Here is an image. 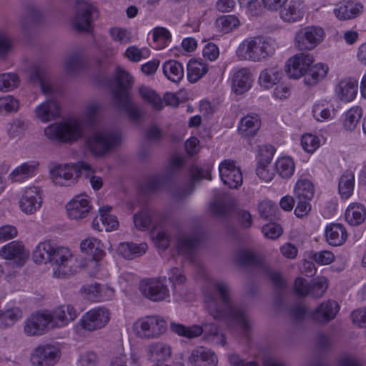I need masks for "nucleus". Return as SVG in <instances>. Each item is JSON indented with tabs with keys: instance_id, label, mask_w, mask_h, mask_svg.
I'll use <instances>...</instances> for the list:
<instances>
[{
	"instance_id": "obj_50",
	"label": "nucleus",
	"mask_w": 366,
	"mask_h": 366,
	"mask_svg": "<svg viewBox=\"0 0 366 366\" xmlns=\"http://www.w3.org/2000/svg\"><path fill=\"white\" fill-rule=\"evenodd\" d=\"M35 167L28 163H24L16 167L9 175L13 182H21L32 175Z\"/></svg>"
},
{
	"instance_id": "obj_10",
	"label": "nucleus",
	"mask_w": 366,
	"mask_h": 366,
	"mask_svg": "<svg viewBox=\"0 0 366 366\" xmlns=\"http://www.w3.org/2000/svg\"><path fill=\"white\" fill-rule=\"evenodd\" d=\"M182 164L183 161L181 158L174 157L164 174L152 176L147 179L143 188L144 192H152L169 184L177 172L182 168Z\"/></svg>"
},
{
	"instance_id": "obj_9",
	"label": "nucleus",
	"mask_w": 366,
	"mask_h": 366,
	"mask_svg": "<svg viewBox=\"0 0 366 366\" xmlns=\"http://www.w3.org/2000/svg\"><path fill=\"white\" fill-rule=\"evenodd\" d=\"M167 329L166 322L157 316H149L139 319L134 325V330L142 339L157 338Z\"/></svg>"
},
{
	"instance_id": "obj_34",
	"label": "nucleus",
	"mask_w": 366,
	"mask_h": 366,
	"mask_svg": "<svg viewBox=\"0 0 366 366\" xmlns=\"http://www.w3.org/2000/svg\"><path fill=\"white\" fill-rule=\"evenodd\" d=\"M148 357L154 362L166 361L171 357L172 350L164 342L150 344L147 347Z\"/></svg>"
},
{
	"instance_id": "obj_47",
	"label": "nucleus",
	"mask_w": 366,
	"mask_h": 366,
	"mask_svg": "<svg viewBox=\"0 0 366 366\" xmlns=\"http://www.w3.org/2000/svg\"><path fill=\"white\" fill-rule=\"evenodd\" d=\"M275 169L282 178L290 177L295 170V163L290 157H282L275 163Z\"/></svg>"
},
{
	"instance_id": "obj_51",
	"label": "nucleus",
	"mask_w": 366,
	"mask_h": 366,
	"mask_svg": "<svg viewBox=\"0 0 366 366\" xmlns=\"http://www.w3.org/2000/svg\"><path fill=\"white\" fill-rule=\"evenodd\" d=\"M134 224L139 230H146L152 225V217L151 212L148 210H143L136 214L134 217Z\"/></svg>"
},
{
	"instance_id": "obj_8",
	"label": "nucleus",
	"mask_w": 366,
	"mask_h": 366,
	"mask_svg": "<svg viewBox=\"0 0 366 366\" xmlns=\"http://www.w3.org/2000/svg\"><path fill=\"white\" fill-rule=\"evenodd\" d=\"M83 170L90 172L92 170L91 165L85 162H78L71 166L69 164L58 165L51 170V179L56 185L67 187L75 182L74 173L78 177Z\"/></svg>"
},
{
	"instance_id": "obj_63",
	"label": "nucleus",
	"mask_w": 366,
	"mask_h": 366,
	"mask_svg": "<svg viewBox=\"0 0 366 366\" xmlns=\"http://www.w3.org/2000/svg\"><path fill=\"white\" fill-rule=\"evenodd\" d=\"M99 106L97 104H90L84 114V122L89 126H93L96 122Z\"/></svg>"
},
{
	"instance_id": "obj_54",
	"label": "nucleus",
	"mask_w": 366,
	"mask_h": 366,
	"mask_svg": "<svg viewBox=\"0 0 366 366\" xmlns=\"http://www.w3.org/2000/svg\"><path fill=\"white\" fill-rule=\"evenodd\" d=\"M19 107V100L11 95L0 98V114H6L17 112Z\"/></svg>"
},
{
	"instance_id": "obj_41",
	"label": "nucleus",
	"mask_w": 366,
	"mask_h": 366,
	"mask_svg": "<svg viewBox=\"0 0 366 366\" xmlns=\"http://www.w3.org/2000/svg\"><path fill=\"white\" fill-rule=\"evenodd\" d=\"M355 186V175L352 171L346 170L340 177L338 189L342 198H349L353 192Z\"/></svg>"
},
{
	"instance_id": "obj_28",
	"label": "nucleus",
	"mask_w": 366,
	"mask_h": 366,
	"mask_svg": "<svg viewBox=\"0 0 366 366\" xmlns=\"http://www.w3.org/2000/svg\"><path fill=\"white\" fill-rule=\"evenodd\" d=\"M252 83V75L247 68H242L236 71L232 76V91L240 95L247 92Z\"/></svg>"
},
{
	"instance_id": "obj_16",
	"label": "nucleus",
	"mask_w": 366,
	"mask_h": 366,
	"mask_svg": "<svg viewBox=\"0 0 366 366\" xmlns=\"http://www.w3.org/2000/svg\"><path fill=\"white\" fill-rule=\"evenodd\" d=\"M95 10V8L87 2H78L72 21L74 29L78 31H90L92 14Z\"/></svg>"
},
{
	"instance_id": "obj_12",
	"label": "nucleus",
	"mask_w": 366,
	"mask_h": 366,
	"mask_svg": "<svg viewBox=\"0 0 366 366\" xmlns=\"http://www.w3.org/2000/svg\"><path fill=\"white\" fill-rule=\"evenodd\" d=\"M171 330L179 336L192 339L200 336L203 332L210 335L219 336V327L213 323H204L203 327L193 325L190 327H186L179 323H171Z\"/></svg>"
},
{
	"instance_id": "obj_32",
	"label": "nucleus",
	"mask_w": 366,
	"mask_h": 366,
	"mask_svg": "<svg viewBox=\"0 0 366 366\" xmlns=\"http://www.w3.org/2000/svg\"><path fill=\"white\" fill-rule=\"evenodd\" d=\"M148 246L142 242L136 244L133 242H122L117 247V253L125 259H132L144 254Z\"/></svg>"
},
{
	"instance_id": "obj_22",
	"label": "nucleus",
	"mask_w": 366,
	"mask_h": 366,
	"mask_svg": "<svg viewBox=\"0 0 366 366\" xmlns=\"http://www.w3.org/2000/svg\"><path fill=\"white\" fill-rule=\"evenodd\" d=\"M50 325V319L46 314L34 313L25 322L24 332L29 336L41 335Z\"/></svg>"
},
{
	"instance_id": "obj_6",
	"label": "nucleus",
	"mask_w": 366,
	"mask_h": 366,
	"mask_svg": "<svg viewBox=\"0 0 366 366\" xmlns=\"http://www.w3.org/2000/svg\"><path fill=\"white\" fill-rule=\"evenodd\" d=\"M276 48L274 40L257 36L242 41L236 53L239 59L260 61L273 55Z\"/></svg>"
},
{
	"instance_id": "obj_24",
	"label": "nucleus",
	"mask_w": 366,
	"mask_h": 366,
	"mask_svg": "<svg viewBox=\"0 0 366 366\" xmlns=\"http://www.w3.org/2000/svg\"><path fill=\"white\" fill-rule=\"evenodd\" d=\"M92 207L89 200L82 195L74 197L67 204L68 217L72 219H80L86 217Z\"/></svg>"
},
{
	"instance_id": "obj_56",
	"label": "nucleus",
	"mask_w": 366,
	"mask_h": 366,
	"mask_svg": "<svg viewBox=\"0 0 366 366\" xmlns=\"http://www.w3.org/2000/svg\"><path fill=\"white\" fill-rule=\"evenodd\" d=\"M275 149L272 145H264L259 149L257 165H269L273 158Z\"/></svg>"
},
{
	"instance_id": "obj_23",
	"label": "nucleus",
	"mask_w": 366,
	"mask_h": 366,
	"mask_svg": "<svg viewBox=\"0 0 366 366\" xmlns=\"http://www.w3.org/2000/svg\"><path fill=\"white\" fill-rule=\"evenodd\" d=\"M339 309V305L335 301L327 300L321 303L311 313V317L315 322L325 324L335 317Z\"/></svg>"
},
{
	"instance_id": "obj_44",
	"label": "nucleus",
	"mask_w": 366,
	"mask_h": 366,
	"mask_svg": "<svg viewBox=\"0 0 366 366\" xmlns=\"http://www.w3.org/2000/svg\"><path fill=\"white\" fill-rule=\"evenodd\" d=\"M294 192L296 199L311 200L314 197L315 189L310 180L300 179L296 183Z\"/></svg>"
},
{
	"instance_id": "obj_18",
	"label": "nucleus",
	"mask_w": 366,
	"mask_h": 366,
	"mask_svg": "<svg viewBox=\"0 0 366 366\" xmlns=\"http://www.w3.org/2000/svg\"><path fill=\"white\" fill-rule=\"evenodd\" d=\"M142 294L149 300L159 302L169 297L167 287L159 282L143 280L139 286Z\"/></svg>"
},
{
	"instance_id": "obj_13",
	"label": "nucleus",
	"mask_w": 366,
	"mask_h": 366,
	"mask_svg": "<svg viewBox=\"0 0 366 366\" xmlns=\"http://www.w3.org/2000/svg\"><path fill=\"white\" fill-rule=\"evenodd\" d=\"M59 357L60 351L56 346L42 345L31 353V362L33 366H54Z\"/></svg>"
},
{
	"instance_id": "obj_62",
	"label": "nucleus",
	"mask_w": 366,
	"mask_h": 366,
	"mask_svg": "<svg viewBox=\"0 0 366 366\" xmlns=\"http://www.w3.org/2000/svg\"><path fill=\"white\" fill-rule=\"evenodd\" d=\"M262 233L265 237L276 239L282 234V227L276 223H269L262 227Z\"/></svg>"
},
{
	"instance_id": "obj_27",
	"label": "nucleus",
	"mask_w": 366,
	"mask_h": 366,
	"mask_svg": "<svg viewBox=\"0 0 366 366\" xmlns=\"http://www.w3.org/2000/svg\"><path fill=\"white\" fill-rule=\"evenodd\" d=\"M60 105L56 100L50 99L39 104L35 109L36 116L42 122H49L60 116Z\"/></svg>"
},
{
	"instance_id": "obj_17",
	"label": "nucleus",
	"mask_w": 366,
	"mask_h": 366,
	"mask_svg": "<svg viewBox=\"0 0 366 366\" xmlns=\"http://www.w3.org/2000/svg\"><path fill=\"white\" fill-rule=\"evenodd\" d=\"M0 256L5 259L12 261V263L17 267H22L26 263L29 252L21 242L14 241L1 249Z\"/></svg>"
},
{
	"instance_id": "obj_53",
	"label": "nucleus",
	"mask_w": 366,
	"mask_h": 366,
	"mask_svg": "<svg viewBox=\"0 0 366 366\" xmlns=\"http://www.w3.org/2000/svg\"><path fill=\"white\" fill-rule=\"evenodd\" d=\"M19 77L14 73H4L0 74V91H9L16 88L19 85Z\"/></svg>"
},
{
	"instance_id": "obj_21",
	"label": "nucleus",
	"mask_w": 366,
	"mask_h": 366,
	"mask_svg": "<svg viewBox=\"0 0 366 366\" xmlns=\"http://www.w3.org/2000/svg\"><path fill=\"white\" fill-rule=\"evenodd\" d=\"M50 319L51 327H61L74 321L77 316L71 305H64L56 307L51 314H46Z\"/></svg>"
},
{
	"instance_id": "obj_15",
	"label": "nucleus",
	"mask_w": 366,
	"mask_h": 366,
	"mask_svg": "<svg viewBox=\"0 0 366 366\" xmlns=\"http://www.w3.org/2000/svg\"><path fill=\"white\" fill-rule=\"evenodd\" d=\"M219 171L222 181L229 188L237 189L242 184V172L234 161H223L219 166Z\"/></svg>"
},
{
	"instance_id": "obj_36",
	"label": "nucleus",
	"mask_w": 366,
	"mask_h": 366,
	"mask_svg": "<svg viewBox=\"0 0 366 366\" xmlns=\"http://www.w3.org/2000/svg\"><path fill=\"white\" fill-rule=\"evenodd\" d=\"M282 75V69L278 66L267 68L261 71L259 82L264 88L270 89L280 82Z\"/></svg>"
},
{
	"instance_id": "obj_26",
	"label": "nucleus",
	"mask_w": 366,
	"mask_h": 366,
	"mask_svg": "<svg viewBox=\"0 0 366 366\" xmlns=\"http://www.w3.org/2000/svg\"><path fill=\"white\" fill-rule=\"evenodd\" d=\"M236 262L246 268L259 269L266 271L267 266L264 261L257 254L248 249H242L235 255Z\"/></svg>"
},
{
	"instance_id": "obj_42",
	"label": "nucleus",
	"mask_w": 366,
	"mask_h": 366,
	"mask_svg": "<svg viewBox=\"0 0 366 366\" xmlns=\"http://www.w3.org/2000/svg\"><path fill=\"white\" fill-rule=\"evenodd\" d=\"M169 280L172 283V291L182 297L184 295V284L186 277L180 268L172 267L169 272Z\"/></svg>"
},
{
	"instance_id": "obj_33",
	"label": "nucleus",
	"mask_w": 366,
	"mask_h": 366,
	"mask_svg": "<svg viewBox=\"0 0 366 366\" xmlns=\"http://www.w3.org/2000/svg\"><path fill=\"white\" fill-rule=\"evenodd\" d=\"M199 242L200 238L196 234L180 235L177 239V250L182 255L191 257Z\"/></svg>"
},
{
	"instance_id": "obj_39",
	"label": "nucleus",
	"mask_w": 366,
	"mask_h": 366,
	"mask_svg": "<svg viewBox=\"0 0 366 366\" xmlns=\"http://www.w3.org/2000/svg\"><path fill=\"white\" fill-rule=\"evenodd\" d=\"M163 73L170 81L177 83L184 76V69L181 63L176 60H169L164 63Z\"/></svg>"
},
{
	"instance_id": "obj_20",
	"label": "nucleus",
	"mask_w": 366,
	"mask_h": 366,
	"mask_svg": "<svg viewBox=\"0 0 366 366\" xmlns=\"http://www.w3.org/2000/svg\"><path fill=\"white\" fill-rule=\"evenodd\" d=\"M80 247L82 252L91 256L87 267H94L97 270L98 262L105 255L102 242L94 237L88 238L81 242Z\"/></svg>"
},
{
	"instance_id": "obj_57",
	"label": "nucleus",
	"mask_w": 366,
	"mask_h": 366,
	"mask_svg": "<svg viewBox=\"0 0 366 366\" xmlns=\"http://www.w3.org/2000/svg\"><path fill=\"white\" fill-rule=\"evenodd\" d=\"M81 66V59L77 54H74L69 56L64 61L65 69L70 74H74L78 72Z\"/></svg>"
},
{
	"instance_id": "obj_45",
	"label": "nucleus",
	"mask_w": 366,
	"mask_h": 366,
	"mask_svg": "<svg viewBox=\"0 0 366 366\" xmlns=\"http://www.w3.org/2000/svg\"><path fill=\"white\" fill-rule=\"evenodd\" d=\"M139 93L142 98L149 103L154 109L161 110L163 108V102L161 97L149 87L142 85L139 87Z\"/></svg>"
},
{
	"instance_id": "obj_60",
	"label": "nucleus",
	"mask_w": 366,
	"mask_h": 366,
	"mask_svg": "<svg viewBox=\"0 0 366 366\" xmlns=\"http://www.w3.org/2000/svg\"><path fill=\"white\" fill-rule=\"evenodd\" d=\"M22 316L21 310L18 307H13L5 311L1 310L0 320L9 321L6 324L13 325Z\"/></svg>"
},
{
	"instance_id": "obj_1",
	"label": "nucleus",
	"mask_w": 366,
	"mask_h": 366,
	"mask_svg": "<svg viewBox=\"0 0 366 366\" xmlns=\"http://www.w3.org/2000/svg\"><path fill=\"white\" fill-rule=\"evenodd\" d=\"M214 287L216 293H207L204 297L208 313L230 329L240 326L245 332H248L251 328L250 320L244 307L233 302L230 285L220 280L214 282Z\"/></svg>"
},
{
	"instance_id": "obj_30",
	"label": "nucleus",
	"mask_w": 366,
	"mask_h": 366,
	"mask_svg": "<svg viewBox=\"0 0 366 366\" xmlns=\"http://www.w3.org/2000/svg\"><path fill=\"white\" fill-rule=\"evenodd\" d=\"M260 127L261 120L258 114H247L240 119L238 131L244 137H252L257 134Z\"/></svg>"
},
{
	"instance_id": "obj_7",
	"label": "nucleus",
	"mask_w": 366,
	"mask_h": 366,
	"mask_svg": "<svg viewBox=\"0 0 366 366\" xmlns=\"http://www.w3.org/2000/svg\"><path fill=\"white\" fill-rule=\"evenodd\" d=\"M121 142V134L116 129H104L94 132L86 139V145L97 157L109 154Z\"/></svg>"
},
{
	"instance_id": "obj_14",
	"label": "nucleus",
	"mask_w": 366,
	"mask_h": 366,
	"mask_svg": "<svg viewBox=\"0 0 366 366\" xmlns=\"http://www.w3.org/2000/svg\"><path fill=\"white\" fill-rule=\"evenodd\" d=\"M110 314L104 307H97L86 312L81 319L82 328L94 331L104 327L109 321Z\"/></svg>"
},
{
	"instance_id": "obj_31",
	"label": "nucleus",
	"mask_w": 366,
	"mask_h": 366,
	"mask_svg": "<svg viewBox=\"0 0 366 366\" xmlns=\"http://www.w3.org/2000/svg\"><path fill=\"white\" fill-rule=\"evenodd\" d=\"M358 82L353 78H347L341 80L336 86V93L338 97L345 102H351L357 95Z\"/></svg>"
},
{
	"instance_id": "obj_29",
	"label": "nucleus",
	"mask_w": 366,
	"mask_h": 366,
	"mask_svg": "<svg viewBox=\"0 0 366 366\" xmlns=\"http://www.w3.org/2000/svg\"><path fill=\"white\" fill-rule=\"evenodd\" d=\"M325 239L332 246H340L346 241L347 232L342 224L331 223L326 226Z\"/></svg>"
},
{
	"instance_id": "obj_55",
	"label": "nucleus",
	"mask_w": 366,
	"mask_h": 366,
	"mask_svg": "<svg viewBox=\"0 0 366 366\" xmlns=\"http://www.w3.org/2000/svg\"><path fill=\"white\" fill-rule=\"evenodd\" d=\"M327 288V280L325 277H321L315 280L310 284V289L308 295L315 298L320 297L323 295Z\"/></svg>"
},
{
	"instance_id": "obj_38",
	"label": "nucleus",
	"mask_w": 366,
	"mask_h": 366,
	"mask_svg": "<svg viewBox=\"0 0 366 366\" xmlns=\"http://www.w3.org/2000/svg\"><path fill=\"white\" fill-rule=\"evenodd\" d=\"M362 9L363 6L360 3L353 4L347 1L335 9L333 13L338 19L345 21L357 17L362 11Z\"/></svg>"
},
{
	"instance_id": "obj_35",
	"label": "nucleus",
	"mask_w": 366,
	"mask_h": 366,
	"mask_svg": "<svg viewBox=\"0 0 366 366\" xmlns=\"http://www.w3.org/2000/svg\"><path fill=\"white\" fill-rule=\"evenodd\" d=\"M302 5L298 1L291 0L290 3L280 11V17L286 22H295L303 18Z\"/></svg>"
},
{
	"instance_id": "obj_52",
	"label": "nucleus",
	"mask_w": 366,
	"mask_h": 366,
	"mask_svg": "<svg viewBox=\"0 0 366 366\" xmlns=\"http://www.w3.org/2000/svg\"><path fill=\"white\" fill-rule=\"evenodd\" d=\"M216 25L224 33H228L239 25V20L234 15H226L218 18Z\"/></svg>"
},
{
	"instance_id": "obj_46",
	"label": "nucleus",
	"mask_w": 366,
	"mask_h": 366,
	"mask_svg": "<svg viewBox=\"0 0 366 366\" xmlns=\"http://www.w3.org/2000/svg\"><path fill=\"white\" fill-rule=\"evenodd\" d=\"M191 175H192V182L189 184V189H182L180 192L179 194L178 193H176V192H174L173 195L179 199H182L183 197H185L187 196H188L189 194H190L193 190H194V184L197 182H199V180H202L203 179H211V176H210V174H207L208 177H207L203 171L202 169H200L199 168L197 167H193L192 169H191Z\"/></svg>"
},
{
	"instance_id": "obj_37",
	"label": "nucleus",
	"mask_w": 366,
	"mask_h": 366,
	"mask_svg": "<svg viewBox=\"0 0 366 366\" xmlns=\"http://www.w3.org/2000/svg\"><path fill=\"white\" fill-rule=\"evenodd\" d=\"M345 220L352 226H358L366 218L365 207L360 203H353L347 207L345 213Z\"/></svg>"
},
{
	"instance_id": "obj_5",
	"label": "nucleus",
	"mask_w": 366,
	"mask_h": 366,
	"mask_svg": "<svg viewBox=\"0 0 366 366\" xmlns=\"http://www.w3.org/2000/svg\"><path fill=\"white\" fill-rule=\"evenodd\" d=\"M84 134V124L76 118L51 124L44 129V134L49 140L61 144H73L82 138Z\"/></svg>"
},
{
	"instance_id": "obj_2",
	"label": "nucleus",
	"mask_w": 366,
	"mask_h": 366,
	"mask_svg": "<svg viewBox=\"0 0 366 366\" xmlns=\"http://www.w3.org/2000/svg\"><path fill=\"white\" fill-rule=\"evenodd\" d=\"M32 257L37 264L49 262L56 266L53 274L57 278H69L77 272L79 267L68 248L52 245L50 242L39 243L34 250Z\"/></svg>"
},
{
	"instance_id": "obj_25",
	"label": "nucleus",
	"mask_w": 366,
	"mask_h": 366,
	"mask_svg": "<svg viewBox=\"0 0 366 366\" xmlns=\"http://www.w3.org/2000/svg\"><path fill=\"white\" fill-rule=\"evenodd\" d=\"M194 366H217V357L214 352L204 347L194 348L189 357Z\"/></svg>"
},
{
	"instance_id": "obj_3",
	"label": "nucleus",
	"mask_w": 366,
	"mask_h": 366,
	"mask_svg": "<svg viewBox=\"0 0 366 366\" xmlns=\"http://www.w3.org/2000/svg\"><path fill=\"white\" fill-rule=\"evenodd\" d=\"M133 86V76L124 69L117 66L109 80L112 103L118 109L124 111L130 119L137 121L143 115V111L132 101L131 90Z\"/></svg>"
},
{
	"instance_id": "obj_59",
	"label": "nucleus",
	"mask_w": 366,
	"mask_h": 366,
	"mask_svg": "<svg viewBox=\"0 0 366 366\" xmlns=\"http://www.w3.org/2000/svg\"><path fill=\"white\" fill-rule=\"evenodd\" d=\"M28 126V121L25 119L18 118L13 121L8 129L10 137H15L22 134Z\"/></svg>"
},
{
	"instance_id": "obj_61",
	"label": "nucleus",
	"mask_w": 366,
	"mask_h": 366,
	"mask_svg": "<svg viewBox=\"0 0 366 366\" xmlns=\"http://www.w3.org/2000/svg\"><path fill=\"white\" fill-rule=\"evenodd\" d=\"M301 144L305 151L312 153L319 147V139L312 134L303 135L301 138Z\"/></svg>"
},
{
	"instance_id": "obj_58",
	"label": "nucleus",
	"mask_w": 366,
	"mask_h": 366,
	"mask_svg": "<svg viewBox=\"0 0 366 366\" xmlns=\"http://www.w3.org/2000/svg\"><path fill=\"white\" fill-rule=\"evenodd\" d=\"M312 112L313 117L319 122L324 121L328 119L330 116V111L326 107V104L324 102L315 104Z\"/></svg>"
},
{
	"instance_id": "obj_40",
	"label": "nucleus",
	"mask_w": 366,
	"mask_h": 366,
	"mask_svg": "<svg viewBox=\"0 0 366 366\" xmlns=\"http://www.w3.org/2000/svg\"><path fill=\"white\" fill-rule=\"evenodd\" d=\"M30 81L32 83L37 84L42 92L45 94H51L54 92L47 76L46 71L41 68H35L30 75Z\"/></svg>"
},
{
	"instance_id": "obj_11",
	"label": "nucleus",
	"mask_w": 366,
	"mask_h": 366,
	"mask_svg": "<svg viewBox=\"0 0 366 366\" xmlns=\"http://www.w3.org/2000/svg\"><path fill=\"white\" fill-rule=\"evenodd\" d=\"M324 30L318 26H306L295 35V46L300 50H312L323 40Z\"/></svg>"
},
{
	"instance_id": "obj_49",
	"label": "nucleus",
	"mask_w": 366,
	"mask_h": 366,
	"mask_svg": "<svg viewBox=\"0 0 366 366\" xmlns=\"http://www.w3.org/2000/svg\"><path fill=\"white\" fill-rule=\"evenodd\" d=\"M362 115V110L360 107H356L349 109L346 114L344 121L345 128L348 131H353Z\"/></svg>"
},
{
	"instance_id": "obj_64",
	"label": "nucleus",
	"mask_w": 366,
	"mask_h": 366,
	"mask_svg": "<svg viewBox=\"0 0 366 366\" xmlns=\"http://www.w3.org/2000/svg\"><path fill=\"white\" fill-rule=\"evenodd\" d=\"M312 257L320 264H329L333 261L335 256L331 252L324 250L313 253Z\"/></svg>"
},
{
	"instance_id": "obj_48",
	"label": "nucleus",
	"mask_w": 366,
	"mask_h": 366,
	"mask_svg": "<svg viewBox=\"0 0 366 366\" xmlns=\"http://www.w3.org/2000/svg\"><path fill=\"white\" fill-rule=\"evenodd\" d=\"M258 212L262 218L272 221L277 218V212H279V209L271 201L267 200L259 204Z\"/></svg>"
},
{
	"instance_id": "obj_19",
	"label": "nucleus",
	"mask_w": 366,
	"mask_h": 366,
	"mask_svg": "<svg viewBox=\"0 0 366 366\" xmlns=\"http://www.w3.org/2000/svg\"><path fill=\"white\" fill-rule=\"evenodd\" d=\"M40 189L36 187H31L25 189L19 202L22 212L31 214L35 213L41 206Z\"/></svg>"
},
{
	"instance_id": "obj_43",
	"label": "nucleus",
	"mask_w": 366,
	"mask_h": 366,
	"mask_svg": "<svg viewBox=\"0 0 366 366\" xmlns=\"http://www.w3.org/2000/svg\"><path fill=\"white\" fill-rule=\"evenodd\" d=\"M208 71L206 64L195 59H191L187 64V78L192 83L197 82Z\"/></svg>"
},
{
	"instance_id": "obj_4",
	"label": "nucleus",
	"mask_w": 366,
	"mask_h": 366,
	"mask_svg": "<svg viewBox=\"0 0 366 366\" xmlns=\"http://www.w3.org/2000/svg\"><path fill=\"white\" fill-rule=\"evenodd\" d=\"M313 61L312 56L309 54L297 55L287 61L285 71L290 78L304 76L305 84L314 86L326 76L329 69L322 64L312 66Z\"/></svg>"
}]
</instances>
